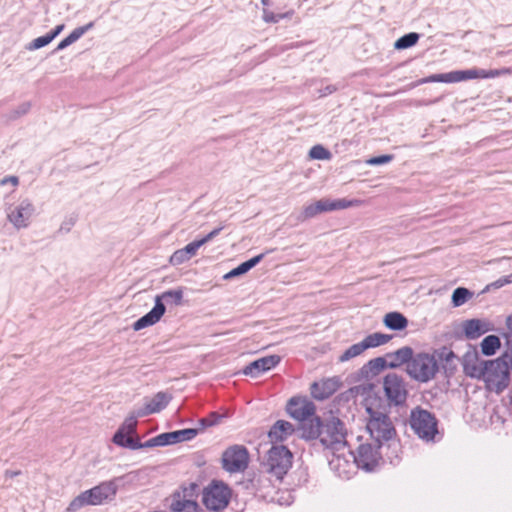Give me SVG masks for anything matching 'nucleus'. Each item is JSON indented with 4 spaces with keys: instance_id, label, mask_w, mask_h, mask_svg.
Listing matches in <instances>:
<instances>
[{
    "instance_id": "f257e3e1",
    "label": "nucleus",
    "mask_w": 512,
    "mask_h": 512,
    "mask_svg": "<svg viewBox=\"0 0 512 512\" xmlns=\"http://www.w3.org/2000/svg\"><path fill=\"white\" fill-rule=\"evenodd\" d=\"M292 459L293 455L286 446H272L267 452L265 461L262 463V472L258 475H254L253 478L249 480V484H247L246 487L255 490V492H259L269 486L271 479L265 477L262 473L274 477L277 481H281L291 468Z\"/></svg>"
},
{
    "instance_id": "f03ea898",
    "label": "nucleus",
    "mask_w": 512,
    "mask_h": 512,
    "mask_svg": "<svg viewBox=\"0 0 512 512\" xmlns=\"http://www.w3.org/2000/svg\"><path fill=\"white\" fill-rule=\"evenodd\" d=\"M478 380L484 382L485 388L488 391L496 394H501L507 389L511 381V375L510 365L505 360V356L485 361Z\"/></svg>"
},
{
    "instance_id": "7ed1b4c3",
    "label": "nucleus",
    "mask_w": 512,
    "mask_h": 512,
    "mask_svg": "<svg viewBox=\"0 0 512 512\" xmlns=\"http://www.w3.org/2000/svg\"><path fill=\"white\" fill-rule=\"evenodd\" d=\"M183 290L178 288L175 290H168L155 297L154 307L146 313L144 316L139 318L133 324V329L139 331L148 326H152L157 323L166 311L165 304L178 306L182 303Z\"/></svg>"
},
{
    "instance_id": "20e7f679",
    "label": "nucleus",
    "mask_w": 512,
    "mask_h": 512,
    "mask_svg": "<svg viewBox=\"0 0 512 512\" xmlns=\"http://www.w3.org/2000/svg\"><path fill=\"white\" fill-rule=\"evenodd\" d=\"M405 371L411 379L419 383H427L435 378L439 366L433 355L424 352L415 354L413 352Z\"/></svg>"
},
{
    "instance_id": "39448f33",
    "label": "nucleus",
    "mask_w": 512,
    "mask_h": 512,
    "mask_svg": "<svg viewBox=\"0 0 512 512\" xmlns=\"http://www.w3.org/2000/svg\"><path fill=\"white\" fill-rule=\"evenodd\" d=\"M367 412L369 417L366 429L370 440L383 445L396 436L395 427L387 414L372 408H367Z\"/></svg>"
},
{
    "instance_id": "423d86ee",
    "label": "nucleus",
    "mask_w": 512,
    "mask_h": 512,
    "mask_svg": "<svg viewBox=\"0 0 512 512\" xmlns=\"http://www.w3.org/2000/svg\"><path fill=\"white\" fill-rule=\"evenodd\" d=\"M116 494V486L113 482H103L75 497L67 510L75 512L86 505H100L104 500Z\"/></svg>"
},
{
    "instance_id": "0eeeda50",
    "label": "nucleus",
    "mask_w": 512,
    "mask_h": 512,
    "mask_svg": "<svg viewBox=\"0 0 512 512\" xmlns=\"http://www.w3.org/2000/svg\"><path fill=\"white\" fill-rule=\"evenodd\" d=\"M409 422L414 433L424 441H433L438 433L436 417L430 411L421 407L411 410Z\"/></svg>"
},
{
    "instance_id": "6e6552de",
    "label": "nucleus",
    "mask_w": 512,
    "mask_h": 512,
    "mask_svg": "<svg viewBox=\"0 0 512 512\" xmlns=\"http://www.w3.org/2000/svg\"><path fill=\"white\" fill-rule=\"evenodd\" d=\"M347 430L344 422L339 418L331 417L323 422L320 443L328 449L339 451L347 445Z\"/></svg>"
},
{
    "instance_id": "1a4fd4ad",
    "label": "nucleus",
    "mask_w": 512,
    "mask_h": 512,
    "mask_svg": "<svg viewBox=\"0 0 512 512\" xmlns=\"http://www.w3.org/2000/svg\"><path fill=\"white\" fill-rule=\"evenodd\" d=\"M231 495L232 491L227 484L213 480L204 488L202 501L207 509L220 511L228 506Z\"/></svg>"
},
{
    "instance_id": "9d476101",
    "label": "nucleus",
    "mask_w": 512,
    "mask_h": 512,
    "mask_svg": "<svg viewBox=\"0 0 512 512\" xmlns=\"http://www.w3.org/2000/svg\"><path fill=\"white\" fill-rule=\"evenodd\" d=\"M361 203L360 200L353 199H328L323 198L318 201H316L313 204L307 205L304 207L303 211L298 216L299 221H305L307 219L313 218L316 215L324 212H330L335 210H342L350 207H357Z\"/></svg>"
},
{
    "instance_id": "9b49d317",
    "label": "nucleus",
    "mask_w": 512,
    "mask_h": 512,
    "mask_svg": "<svg viewBox=\"0 0 512 512\" xmlns=\"http://www.w3.org/2000/svg\"><path fill=\"white\" fill-rule=\"evenodd\" d=\"M383 389L389 404L400 406L408 397L407 383L396 373H389L383 379Z\"/></svg>"
},
{
    "instance_id": "f8f14e48",
    "label": "nucleus",
    "mask_w": 512,
    "mask_h": 512,
    "mask_svg": "<svg viewBox=\"0 0 512 512\" xmlns=\"http://www.w3.org/2000/svg\"><path fill=\"white\" fill-rule=\"evenodd\" d=\"M222 468L229 473H238L248 467L249 453L243 445H232L222 454Z\"/></svg>"
},
{
    "instance_id": "ddd939ff",
    "label": "nucleus",
    "mask_w": 512,
    "mask_h": 512,
    "mask_svg": "<svg viewBox=\"0 0 512 512\" xmlns=\"http://www.w3.org/2000/svg\"><path fill=\"white\" fill-rule=\"evenodd\" d=\"M382 444L372 440L359 445L354 459L358 467L366 471H372L382 459L380 449Z\"/></svg>"
},
{
    "instance_id": "4468645a",
    "label": "nucleus",
    "mask_w": 512,
    "mask_h": 512,
    "mask_svg": "<svg viewBox=\"0 0 512 512\" xmlns=\"http://www.w3.org/2000/svg\"><path fill=\"white\" fill-rule=\"evenodd\" d=\"M314 403L306 398L292 397L286 406V411L295 420L302 421L315 414Z\"/></svg>"
},
{
    "instance_id": "2eb2a0df",
    "label": "nucleus",
    "mask_w": 512,
    "mask_h": 512,
    "mask_svg": "<svg viewBox=\"0 0 512 512\" xmlns=\"http://www.w3.org/2000/svg\"><path fill=\"white\" fill-rule=\"evenodd\" d=\"M34 210L33 204L25 199L8 213V219L17 229L26 228Z\"/></svg>"
},
{
    "instance_id": "dca6fc26",
    "label": "nucleus",
    "mask_w": 512,
    "mask_h": 512,
    "mask_svg": "<svg viewBox=\"0 0 512 512\" xmlns=\"http://www.w3.org/2000/svg\"><path fill=\"white\" fill-rule=\"evenodd\" d=\"M280 360L281 358L278 355H269L259 358L248 364L243 369V374L249 375L251 377H257L261 373L274 368L277 364L280 363Z\"/></svg>"
},
{
    "instance_id": "f3484780",
    "label": "nucleus",
    "mask_w": 512,
    "mask_h": 512,
    "mask_svg": "<svg viewBox=\"0 0 512 512\" xmlns=\"http://www.w3.org/2000/svg\"><path fill=\"white\" fill-rule=\"evenodd\" d=\"M486 360L480 359L477 351H468L463 356V371L464 373L474 379H479L483 366Z\"/></svg>"
},
{
    "instance_id": "a211bd4d",
    "label": "nucleus",
    "mask_w": 512,
    "mask_h": 512,
    "mask_svg": "<svg viewBox=\"0 0 512 512\" xmlns=\"http://www.w3.org/2000/svg\"><path fill=\"white\" fill-rule=\"evenodd\" d=\"M171 396L165 392H158L154 397L145 404L144 407L137 411V416H147L158 413L169 404Z\"/></svg>"
},
{
    "instance_id": "6ab92c4d",
    "label": "nucleus",
    "mask_w": 512,
    "mask_h": 512,
    "mask_svg": "<svg viewBox=\"0 0 512 512\" xmlns=\"http://www.w3.org/2000/svg\"><path fill=\"white\" fill-rule=\"evenodd\" d=\"M323 422L320 417H308L299 423L301 437L306 440L320 439Z\"/></svg>"
},
{
    "instance_id": "aec40b11",
    "label": "nucleus",
    "mask_w": 512,
    "mask_h": 512,
    "mask_svg": "<svg viewBox=\"0 0 512 512\" xmlns=\"http://www.w3.org/2000/svg\"><path fill=\"white\" fill-rule=\"evenodd\" d=\"M413 349L410 346H403L394 352L386 353L389 369H397L403 366H408L409 361L413 356Z\"/></svg>"
},
{
    "instance_id": "412c9836",
    "label": "nucleus",
    "mask_w": 512,
    "mask_h": 512,
    "mask_svg": "<svg viewBox=\"0 0 512 512\" xmlns=\"http://www.w3.org/2000/svg\"><path fill=\"white\" fill-rule=\"evenodd\" d=\"M491 329L489 322L480 319H469L463 323V331L468 339H477Z\"/></svg>"
},
{
    "instance_id": "4be33fe9",
    "label": "nucleus",
    "mask_w": 512,
    "mask_h": 512,
    "mask_svg": "<svg viewBox=\"0 0 512 512\" xmlns=\"http://www.w3.org/2000/svg\"><path fill=\"white\" fill-rule=\"evenodd\" d=\"M199 433V429L187 428L167 433H162V440L164 446L176 444L183 441H189L195 438Z\"/></svg>"
},
{
    "instance_id": "5701e85b",
    "label": "nucleus",
    "mask_w": 512,
    "mask_h": 512,
    "mask_svg": "<svg viewBox=\"0 0 512 512\" xmlns=\"http://www.w3.org/2000/svg\"><path fill=\"white\" fill-rule=\"evenodd\" d=\"M293 425L286 420H278L270 428L269 438L273 442H282L294 433Z\"/></svg>"
},
{
    "instance_id": "b1692460",
    "label": "nucleus",
    "mask_w": 512,
    "mask_h": 512,
    "mask_svg": "<svg viewBox=\"0 0 512 512\" xmlns=\"http://www.w3.org/2000/svg\"><path fill=\"white\" fill-rule=\"evenodd\" d=\"M337 390V381L326 379L311 385V394L317 400L329 398Z\"/></svg>"
},
{
    "instance_id": "393cba45",
    "label": "nucleus",
    "mask_w": 512,
    "mask_h": 512,
    "mask_svg": "<svg viewBox=\"0 0 512 512\" xmlns=\"http://www.w3.org/2000/svg\"><path fill=\"white\" fill-rule=\"evenodd\" d=\"M171 512H203L196 499H185L179 494H173L170 504Z\"/></svg>"
},
{
    "instance_id": "a878e982",
    "label": "nucleus",
    "mask_w": 512,
    "mask_h": 512,
    "mask_svg": "<svg viewBox=\"0 0 512 512\" xmlns=\"http://www.w3.org/2000/svg\"><path fill=\"white\" fill-rule=\"evenodd\" d=\"M384 325L394 331L404 330L408 326V319L400 312H389L384 316Z\"/></svg>"
},
{
    "instance_id": "bb28decb",
    "label": "nucleus",
    "mask_w": 512,
    "mask_h": 512,
    "mask_svg": "<svg viewBox=\"0 0 512 512\" xmlns=\"http://www.w3.org/2000/svg\"><path fill=\"white\" fill-rule=\"evenodd\" d=\"M93 26L94 22H89L84 26L75 28L67 37H65L63 40L59 42L55 51H60L67 48L68 46L76 42L78 39H80L87 31L92 29Z\"/></svg>"
},
{
    "instance_id": "cd10ccee",
    "label": "nucleus",
    "mask_w": 512,
    "mask_h": 512,
    "mask_svg": "<svg viewBox=\"0 0 512 512\" xmlns=\"http://www.w3.org/2000/svg\"><path fill=\"white\" fill-rule=\"evenodd\" d=\"M392 339V335L375 332L367 335L363 340V344L367 349L375 348L388 343Z\"/></svg>"
},
{
    "instance_id": "c85d7f7f",
    "label": "nucleus",
    "mask_w": 512,
    "mask_h": 512,
    "mask_svg": "<svg viewBox=\"0 0 512 512\" xmlns=\"http://www.w3.org/2000/svg\"><path fill=\"white\" fill-rule=\"evenodd\" d=\"M501 342L498 336L496 335H488L486 336L481 344V352L485 356H492L496 353V351L500 348Z\"/></svg>"
},
{
    "instance_id": "c756f323",
    "label": "nucleus",
    "mask_w": 512,
    "mask_h": 512,
    "mask_svg": "<svg viewBox=\"0 0 512 512\" xmlns=\"http://www.w3.org/2000/svg\"><path fill=\"white\" fill-rule=\"evenodd\" d=\"M448 76H450L448 80H450L451 83L477 79L480 78V69L472 68L468 70L452 71L448 73Z\"/></svg>"
},
{
    "instance_id": "7c9ffc66",
    "label": "nucleus",
    "mask_w": 512,
    "mask_h": 512,
    "mask_svg": "<svg viewBox=\"0 0 512 512\" xmlns=\"http://www.w3.org/2000/svg\"><path fill=\"white\" fill-rule=\"evenodd\" d=\"M474 293L465 287H458L452 293V304L460 307L473 297Z\"/></svg>"
},
{
    "instance_id": "2f4dec72",
    "label": "nucleus",
    "mask_w": 512,
    "mask_h": 512,
    "mask_svg": "<svg viewBox=\"0 0 512 512\" xmlns=\"http://www.w3.org/2000/svg\"><path fill=\"white\" fill-rule=\"evenodd\" d=\"M419 38L420 35L416 32L407 33L396 40L394 48L397 50L410 48L418 42Z\"/></svg>"
},
{
    "instance_id": "473e14b6",
    "label": "nucleus",
    "mask_w": 512,
    "mask_h": 512,
    "mask_svg": "<svg viewBox=\"0 0 512 512\" xmlns=\"http://www.w3.org/2000/svg\"><path fill=\"white\" fill-rule=\"evenodd\" d=\"M366 350L363 342H359L356 344L351 345L349 348H347L340 356L339 361L340 362H346L351 360L352 358H355L359 355H361Z\"/></svg>"
},
{
    "instance_id": "72a5a7b5",
    "label": "nucleus",
    "mask_w": 512,
    "mask_h": 512,
    "mask_svg": "<svg viewBox=\"0 0 512 512\" xmlns=\"http://www.w3.org/2000/svg\"><path fill=\"white\" fill-rule=\"evenodd\" d=\"M374 375L378 374L380 371L389 368V363L387 362L386 355L382 357H376L368 361L366 366Z\"/></svg>"
},
{
    "instance_id": "f704fd0d",
    "label": "nucleus",
    "mask_w": 512,
    "mask_h": 512,
    "mask_svg": "<svg viewBox=\"0 0 512 512\" xmlns=\"http://www.w3.org/2000/svg\"><path fill=\"white\" fill-rule=\"evenodd\" d=\"M309 156L316 160H329L331 152L322 145H315L310 149Z\"/></svg>"
},
{
    "instance_id": "c9c22d12",
    "label": "nucleus",
    "mask_w": 512,
    "mask_h": 512,
    "mask_svg": "<svg viewBox=\"0 0 512 512\" xmlns=\"http://www.w3.org/2000/svg\"><path fill=\"white\" fill-rule=\"evenodd\" d=\"M31 108L30 102H23L19 106H17L15 109L11 110L9 114L7 115V120L14 121L18 119L19 117L27 114Z\"/></svg>"
},
{
    "instance_id": "e433bc0d",
    "label": "nucleus",
    "mask_w": 512,
    "mask_h": 512,
    "mask_svg": "<svg viewBox=\"0 0 512 512\" xmlns=\"http://www.w3.org/2000/svg\"><path fill=\"white\" fill-rule=\"evenodd\" d=\"M222 419H223V415H220L216 412H212V413H210V415L208 417L201 418L199 420V424L201 425V429H203L206 427H211V426L219 424Z\"/></svg>"
},
{
    "instance_id": "4c0bfd02",
    "label": "nucleus",
    "mask_w": 512,
    "mask_h": 512,
    "mask_svg": "<svg viewBox=\"0 0 512 512\" xmlns=\"http://www.w3.org/2000/svg\"><path fill=\"white\" fill-rule=\"evenodd\" d=\"M199 486L196 483H190L188 486L182 488V491H177L174 494H179L180 497L185 499H195Z\"/></svg>"
},
{
    "instance_id": "58836bf2",
    "label": "nucleus",
    "mask_w": 512,
    "mask_h": 512,
    "mask_svg": "<svg viewBox=\"0 0 512 512\" xmlns=\"http://www.w3.org/2000/svg\"><path fill=\"white\" fill-rule=\"evenodd\" d=\"M51 42L50 37L46 34L44 36H40L38 38H35L33 41H31L27 46L26 49L29 51L37 50L42 47H45Z\"/></svg>"
},
{
    "instance_id": "ea45409f",
    "label": "nucleus",
    "mask_w": 512,
    "mask_h": 512,
    "mask_svg": "<svg viewBox=\"0 0 512 512\" xmlns=\"http://www.w3.org/2000/svg\"><path fill=\"white\" fill-rule=\"evenodd\" d=\"M137 412L124 421L123 425L120 428H124V432L127 434H133L136 431L137 426Z\"/></svg>"
},
{
    "instance_id": "a19ab883",
    "label": "nucleus",
    "mask_w": 512,
    "mask_h": 512,
    "mask_svg": "<svg viewBox=\"0 0 512 512\" xmlns=\"http://www.w3.org/2000/svg\"><path fill=\"white\" fill-rule=\"evenodd\" d=\"M188 260H189V257L185 254L183 249H179V250L175 251L172 254V256L170 257V263L172 265H180Z\"/></svg>"
},
{
    "instance_id": "79ce46f5",
    "label": "nucleus",
    "mask_w": 512,
    "mask_h": 512,
    "mask_svg": "<svg viewBox=\"0 0 512 512\" xmlns=\"http://www.w3.org/2000/svg\"><path fill=\"white\" fill-rule=\"evenodd\" d=\"M392 159H393V155H380V156H376V157H372V158L368 159L366 161V163L371 166H377V165L389 163L390 161H392Z\"/></svg>"
},
{
    "instance_id": "37998d69",
    "label": "nucleus",
    "mask_w": 512,
    "mask_h": 512,
    "mask_svg": "<svg viewBox=\"0 0 512 512\" xmlns=\"http://www.w3.org/2000/svg\"><path fill=\"white\" fill-rule=\"evenodd\" d=\"M127 438H129V436L124 432V428H119L113 436V442L119 446L126 447L125 441Z\"/></svg>"
},
{
    "instance_id": "c03bdc74",
    "label": "nucleus",
    "mask_w": 512,
    "mask_h": 512,
    "mask_svg": "<svg viewBox=\"0 0 512 512\" xmlns=\"http://www.w3.org/2000/svg\"><path fill=\"white\" fill-rule=\"evenodd\" d=\"M270 251H266L265 253H261L245 262H243L242 264L244 265V267H246V270L249 271L251 270L253 267H255L258 263L261 262V260L265 257L266 254H268Z\"/></svg>"
},
{
    "instance_id": "a18cd8bd",
    "label": "nucleus",
    "mask_w": 512,
    "mask_h": 512,
    "mask_svg": "<svg viewBox=\"0 0 512 512\" xmlns=\"http://www.w3.org/2000/svg\"><path fill=\"white\" fill-rule=\"evenodd\" d=\"M270 251H266L265 253H261L245 262H243L242 264L244 265V267H246V270L249 271L251 270L253 267H255L258 263L261 262V260L265 257L266 254H268Z\"/></svg>"
},
{
    "instance_id": "49530a36",
    "label": "nucleus",
    "mask_w": 512,
    "mask_h": 512,
    "mask_svg": "<svg viewBox=\"0 0 512 512\" xmlns=\"http://www.w3.org/2000/svg\"><path fill=\"white\" fill-rule=\"evenodd\" d=\"M247 272L248 271L246 270V267H244V265L241 263L236 268H234L231 271H229L228 273H226L223 278L225 280H228V279H232L234 277L243 275V274H245Z\"/></svg>"
},
{
    "instance_id": "de8ad7c7",
    "label": "nucleus",
    "mask_w": 512,
    "mask_h": 512,
    "mask_svg": "<svg viewBox=\"0 0 512 512\" xmlns=\"http://www.w3.org/2000/svg\"><path fill=\"white\" fill-rule=\"evenodd\" d=\"M162 435L159 434L156 437H153L146 442L142 443V448H152V447H158V446H164L163 440L161 439Z\"/></svg>"
},
{
    "instance_id": "09e8293b",
    "label": "nucleus",
    "mask_w": 512,
    "mask_h": 512,
    "mask_svg": "<svg viewBox=\"0 0 512 512\" xmlns=\"http://www.w3.org/2000/svg\"><path fill=\"white\" fill-rule=\"evenodd\" d=\"M450 76H448V73H443V74H434V75H431L429 76L428 78L422 80L423 83H427V82H446V83H451L449 79Z\"/></svg>"
},
{
    "instance_id": "8fccbe9b",
    "label": "nucleus",
    "mask_w": 512,
    "mask_h": 512,
    "mask_svg": "<svg viewBox=\"0 0 512 512\" xmlns=\"http://www.w3.org/2000/svg\"><path fill=\"white\" fill-rule=\"evenodd\" d=\"M200 248V245L196 240L190 242L187 244L183 249L185 254L190 258H192L194 255H196L197 250Z\"/></svg>"
},
{
    "instance_id": "3c124183",
    "label": "nucleus",
    "mask_w": 512,
    "mask_h": 512,
    "mask_svg": "<svg viewBox=\"0 0 512 512\" xmlns=\"http://www.w3.org/2000/svg\"><path fill=\"white\" fill-rule=\"evenodd\" d=\"M283 17L284 15H276L267 9L263 10V20L267 23H277Z\"/></svg>"
},
{
    "instance_id": "603ef678",
    "label": "nucleus",
    "mask_w": 512,
    "mask_h": 512,
    "mask_svg": "<svg viewBox=\"0 0 512 512\" xmlns=\"http://www.w3.org/2000/svg\"><path fill=\"white\" fill-rule=\"evenodd\" d=\"M125 444H126L127 448H130L132 450H137V449L142 448V445H141L142 443L139 441V439H135L131 436H129V438L126 439Z\"/></svg>"
},
{
    "instance_id": "864d4df0",
    "label": "nucleus",
    "mask_w": 512,
    "mask_h": 512,
    "mask_svg": "<svg viewBox=\"0 0 512 512\" xmlns=\"http://www.w3.org/2000/svg\"><path fill=\"white\" fill-rule=\"evenodd\" d=\"M500 76V73H499V70L498 69H492V70H484V69H480V78L484 79V78H495V77H498Z\"/></svg>"
},
{
    "instance_id": "5fc2aeb1",
    "label": "nucleus",
    "mask_w": 512,
    "mask_h": 512,
    "mask_svg": "<svg viewBox=\"0 0 512 512\" xmlns=\"http://www.w3.org/2000/svg\"><path fill=\"white\" fill-rule=\"evenodd\" d=\"M509 284V280L508 279H505L504 277H501L499 278L498 280L494 281L493 283H491L490 285H488L486 287L485 290H489L490 287H493V288H501L505 285Z\"/></svg>"
},
{
    "instance_id": "6e6d98bb",
    "label": "nucleus",
    "mask_w": 512,
    "mask_h": 512,
    "mask_svg": "<svg viewBox=\"0 0 512 512\" xmlns=\"http://www.w3.org/2000/svg\"><path fill=\"white\" fill-rule=\"evenodd\" d=\"M502 356H505V360L512 366V339L507 341V350Z\"/></svg>"
},
{
    "instance_id": "4d7b16f0",
    "label": "nucleus",
    "mask_w": 512,
    "mask_h": 512,
    "mask_svg": "<svg viewBox=\"0 0 512 512\" xmlns=\"http://www.w3.org/2000/svg\"><path fill=\"white\" fill-rule=\"evenodd\" d=\"M11 183L13 186H17L19 184V179L17 176H6L0 181V185H6Z\"/></svg>"
},
{
    "instance_id": "13d9d810",
    "label": "nucleus",
    "mask_w": 512,
    "mask_h": 512,
    "mask_svg": "<svg viewBox=\"0 0 512 512\" xmlns=\"http://www.w3.org/2000/svg\"><path fill=\"white\" fill-rule=\"evenodd\" d=\"M64 29V24L57 25L52 31L47 33L51 41L55 39Z\"/></svg>"
},
{
    "instance_id": "bf43d9fd",
    "label": "nucleus",
    "mask_w": 512,
    "mask_h": 512,
    "mask_svg": "<svg viewBox=\"0 0 512 512\" xmlns=\"http://www.w3.org/2000/svg\"><path fill=\"white\" fill-rule=\"evenodd\" d=\"M336 90H337V88L334 85H327L326 87H324L323 89L320 90V96L323 97V96L330 95L333 92H335Z\"/></svg>"
},
{
    "instance_id": "052dcab7",
    "label": "nucleus",
    "mask_w": 512,
    "mask_h": 512,
    "mask_svg": "<svg viewBox=\"0 0 512 512\" xmlns=\"http://www.w3.org/2000/svg\"><path fill=\"white\" fill-rule=\"evenodd\" d=\"M441 357L446 361V362H450L452 361L456 356L454 354L453 351L451 350H444L442 353H441Z\"/></svg>"
},
{
    "instance_id": "680f3d73",
    "label": "nucleus",
    "mask_w": 512,
    "mask_h": 512,
    "mask_svg": "<svg viewBox=\"0 0 512 512\" xmlns=\"http://www.w3.org/2000/svg\"><path fill=\"white\" fill-rule=\"evenodd\" d=\"M212 239H213L212 236L210 235V233H208L206 236H204L203 238L196 240V241L198 242V244L201 247L204 244H206L207 242L211 241Z\"/></svg>"
},
{
    "instance_id": "e2e57ef3",
    "label": "nucleus",
    "mask_w": 512,
    "mask_h": 512,
    "mask_svg": "<svg viewBox=\"0 0 512 512\" xmlns=\"http://www.w3.org/2000/svg\"><path fill=\"white\" fill-rule=\"evenodd\" d=\"M212 239H213L212 236L210 235V233H208L206 236H204L203 238L196 240V241L198 242V244L201 247L204 244H206L207 242L211 241Z\"/></svg>"
},
{
    "instance_id": "0e129e2a",
    "label": "nucleus",
    "mask_w": 512,
    "mask_h": 512,
    "mask_svg": "<svg viewBox=\"0 0 512 512\" xmlns=\"http://www.w3.org/2000/svg\"><path fill=\"white\" fill-rule=\"evenodd\" d=\"M19 474H20V471H11V470H7V471L5 472V476H6V478H13V477H15V476H17V475H19Z\"/></svg>"
},
{
    "instance_id": "69168bd1",
    "label": "nucleus",
    "mask_w": 512,
    "mask_h": 512,
    "mask_svg": "<svg viewBox=\"0 0 512 512\" xmlns=\"http://www.w3.org/2000/svg\"><path fill=\"white\" fill-rule=\"evenodd\" d=\"M222 229H223V226L213 229L210 232V235L212 236V238H215L216 236H218L220 234V232L222 231Z\"/></svg>"
},
{
    "instance_id": "338daca9",
    "label": "nucleus",
    "mask_w": 512,
    "mask_h": 512,
    "mask_svg": "<svg viewBox=\"0 0 512 512\" xmlns=\"http://www.w3.org/2000/svg\"><path fill=\"white\" fill-rule=\"evenodd\" d=\"M498 70H499L500 76L506 75V74H511V72H512L511 68H502V69H498Z\"/></svg>"
},
{
    "instance_id": "774afa93",
    "label": "nucleus",
    "mask_w": 512,
    "mask_h": 512,
    "mask_svg": "<svg viewBox=\"0 0 512 512\" xmlns=\"http://www.w3.org/2000/svg\"><path fill=\"white\" fill-rule=\"evenodd\" d=\"M506 325H507L508 329L512 331V314L507 317Z\"/></svg>"
}]
</instances>
